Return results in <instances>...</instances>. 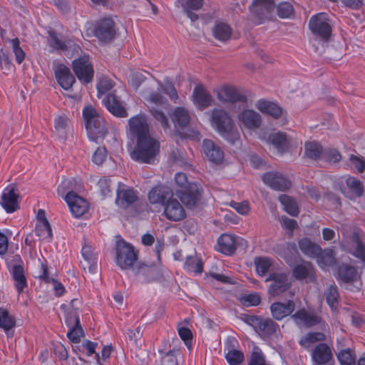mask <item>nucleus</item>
<instances>
[{
	"label": "nucleus",
	"mask_w": 365,
	"mask_h": 365,
	"mask_svg": "<svg viewBox=\"0 0 365 365\" xmlns=\"http://www.w3.org/2000/svg\"><path fill=\"white\" fill-rule=\"evenodd\" d=\"M309 28L312 34L323 41H328L331 37L332 27L331 20L326 13H319L312 16L309 21Z\"/></svg>",
	"instance_id": "20e7f679"
},
{
	"label": "nucleus",
	"mask_w": 365,
	"mask_h": 365,
	"mask_svg": "<svg viewBox=\"0 0 365 365\" xmlns=\"http://www.w3.org/2000/svg\"><path fill=\"white\" fill-rule=\"evenodd\" d=\"M202 191L201 187L193 182L187 186L185 189L178 190L177 195L187 207H192L200 200Z\"/></svg>",
	"instance_id": "ddd939ff"
},
{
	"label": "nucleus",
	"mask_w": 365,
	"mask_h": 365,
	"mask_svg": "<svg viewBox=\"0 0 365 365\" xmlns=\"http://www.w3.org/2000/svg\"><path fill=\"white\" fill-rule=\"evenodd\" d=\"M359 276L356 269L350 265L342 264L338 269V279L344 283L356 281Z\"/></svg>",
	"instance_id": "4c0bfd02"
},
{
	"label": "nucleus",
	"mask_w": 365,
	"mask_h": 365,
	"mask_svg": "<svg viewBox=\"0 0 365 365\" xmlns=\"http://www.w3.org/2000/svg\"><path fill=\"white\" fill-rule=\"evenodd\" d=\"M69 331L67 333L68 338L73 343H78L83 335V329L81 324L76 327H68Z\"/></svg>",
	"instance_id": "052dcab7"
},
{
	"label": "nucleus",
	"mask_w": 365,
	"mask_h": 365,
	"mask_svg": "<svg viewBox=\"0 0 365 365\" xmlns=\"http://www.w3.org/2000/svg\"><path fill=\"white\" fill-rule=\"evenodd\" d=\"M128 125L130 133L137 140L150 136L149 125L144 115L140 114L129 119Z\"/></svg>",
	"instance_id": "4468645a"
},
{
	"label": "nucleus",
	"mask_w": 365,
	"mask_h": 365,
	"mask_svg": "<svg viewBox=\"0 0 365 365\" xmlns=\"http://www.w3.org/2000/svg\"><path fill=\"white\" fill-rule=\"evenodd\" d=\"M277 14L280 18H289L293 12L294 9L292 5L289 2H282L277 6Z\"/></svg>",
	"instance_id": "13d9d810"
},
{
	"label": "nucleus",
	"mask_w": 365,
	"mask_h": 365,
	"mask_svg": "<svg viewBox=\"0 0 365 365\" xmlns=\"http://www.w3.org/2000/svg\"><path fill=\"white\" fill-rule=\"evenodd\" d=\"M73 70L77 78L83 83L92 81L94 71L88 56H83L74 60L72 63Z\"/></svg>",
	"instance_id": "1a4fd4ad"
},
{
	"label": "nucleus",
	"mask_w": 365,
	"mask_h": 365,
	"mask_svg": "<svg viewBox=\"0 0 365 365\" xmlns=\"http://www.w3.org/2000/svg\"><path fill=\"white\" fill-rule=\"evenodd\" d=\"M19 195L16 192L15 186L9 185L4 188L2 192L1 205L8 213L14 212L19 208Z\"/></svg>",
	"instance_id": "f3484780"
},
{
	"label": "nucleus",
	"mask_w": 365,
	"mask_h": 365,
	"mask_svg": "<svg viewBox=\"0 0 365 365\" xmlns=\"http://www.w3.org/2000/svg\"><path fill=\"white\" fill-rule=\"evenodd\" d=\"M185 267L188 271L197 274H200L203 271V263L202 260L197 257H187L186 258Z\"/></svg>",
	"instance_id": "3c124183"
},
{
	"label": "nucleus",
	"mask_w": 365,
	"mask_h": 365,
	"mask_svg": "<svg viewBox=\"0 0 365 365\" xmlns=\"http://www.w3.org/2000/svg\"><path fill=\"white\" fill-rule=\"evenodd\" d=\"M316 258H317L318 264L322 267H330L335 263L334 252L331 249L321 250L320 254Z\"/></svg>",
	"instance_id": "a18cd8bd"
},
{
	"label": "nucleus",
	"mask_w": 365,
	"mask_h": 365,
	"mask_svg": "<svg viewBox=\"0 0 365 365\" xmlns=\"http://www.w3.org/2000/svg\"><path fill=\"white\" fill-rule=\"evenodd\" d=\"M265 281L272 282L268 292L273 297L279 296L291 287L287 274L282 272L270 273Z\"/></svg>",
	"instance_id": "9d476101"
},
{
	"label": "nucleus",
	"mask_w": 365,
	"mask_h": 365,
	"mask_svg": "<svg viewBox=\"0 0 365 365\" xmlns=\"http://www.w3.org/2000/svg\"><path fill=\"white\" fill-rule=\"evenodd\" d=\"M292 275L298 280L307 279L309 281L314 279V267L311 262L302 261L292 268Z\"/></svg>",
	"instance_id": "bb28decb"
},
{
	"label": "nucleus",
	"mask_w": 365,
	"mask_h": 365,
	"mask_svg": "<svg viewBox=\"0 0 365 365\" xmlns=\"http://www.w3.org/2000/svg\"><path fill=\"white\" fill-rule=\"evenodd\" d=\"M137 260V253L133 247L125 241L116 245V263L123 269L133 267Z\"/></svg>",
	"instance_id": "39448f33"
},
{
	"label": "nucleus",
	"mask_w": 365,
	"mask_h": 365,
	"mask_svg": "<svg viewBox=\"0 0 365 365\" xmlns=\"http://www.w3.org/2000/svg\"><path fill=\"white\" fill-rule=\"evenodd\" d=\"M179 353V350L173 349L165 353L161 352V359L156 361L155 365H178L176 354Z\"/></svg>",
	"instance_id": "864d4df0"
},
{
	"label": "nucleus",
	"mask_w": 365,
	"mask_h": 365,
	"mask_svg": "<svg viewBox=\"0 0 365 365\" xmlns=\"http://www.w3.org/2000/svg\"><path fill=\"white\" fill-rule=\"evenodd\" d=\"M277 324L271 319H261L257 329L263 334L269 336L276 331Z\"/></svg>",
	"instance_id": "603ef678"
},
{
	"label": "nucleus",
	"mask_w": 365,
	"mask_h": 365,
	"mask_svg": "<svg viewBox=\"0 0 365 365\" xmlns=\"http://www.w3.org/2000/svg\"><path fill=\"white\" fill-rule=\"evenodd\" d=\"M313 365H331L334 356L331 348L326 343L320 342L312 350Z\"/></svg>",
	"instance_id": "f8f14e48"
},
{
	"label": "nucleus",
	"mask_w": 365,
	"mask_h": 365,
	"mask_svg": "<svg viewBox=\"0 0 365 365\" xmlns=\"http://www.w3.org/2000/svg\"><path fill=\"white\" fill-rule=\"evenodd\" d=\"M150 111L153 118L156 120L159 121L163 127L167 128L168 126V118L161 110H159L155 107H151Z\"/></svg>",
	"instance_id": "69168bd1"
},
{
	"label": "nucleus",
	"mask_w": 365,
	"mask_h": 365,
	"mask_svg": "<svg viewBox=\"0 0 365 365\" xmlns=\"http://www.w3.org/2000/svg\"><path fill=\"white\" fill-rule=\"evenodd\" d=\"M295 309V303L288 300L287 303L274 302L270 307L272 317L276 320H281L290 315Z\"/></svg>",
	"instance_id": "cd10ccee"
},
{
	"label": "nucleus",
	"mask_w": 365,
	"mask_h": 365,
	"mask_svg": "<svg viewBox=\"0 0 365 365\" xmlns=\"http://www.w3.org/2000/svg\"><path fill=\"white\" fill-rule=\"evenodd\" d=\"M35 232L41 240L49 242L52 238V230L49 222L36 224Z\"/></svg>",
	"instance_id": "8fccbe9b"
},
{
	"label": "nucleus",
	"mask_w": 365,
	"mask_h": 365,
	"mask_svg": "<svg viewBox=\"0 0 365 365\" xmlns=\"http://www.w3.org/2000/svg\"><path fill=\"white\" fill-rule=\"evenodd\" d=\"M238 344L235 337H228L225 343V359L230 365H240L245 360L244 354L236 349Z\"/></svg>",
	"instance_id": "a211bd4d"
},
{
	"label": "nucleus",
	"mask_w": 365,
	"mask_h": 365,
	"mask_svg": "<svg viewBox=\"0 0 365 365\" xmlns=\"http://www.w3.org/2000/svg\"><path fill=\"white\" fill-rule=\"evenodd\" d=\"M11 274L14 281L15 287L18 293L20 294L27 286V281L23 267L19 264L14 265L11 269Z\"/></svg>",
	"instance_id": "f704fd0d"
},
{
	"label": "nucleus",
	"mask_w": 365,
	"mask_h": 365,
	"mask_svg": "<svg viewBox=\"0 0 365 365\" xmlns=\"http://www.w3.org/2000/svg\"><path fill=\"white\" fill-rule=\"evenodd\" d=\"M326 339L325 335L322 332H309L299 340V344L304 349H308L311 344L323 341Z\"/></svg>",
	"instance_id": "37998d69"
},
{
	"label": "nucleus",
	"mask_w": 365,
	"mask_h": 365,
	"mask_svg": "<svg viewBox=\"0 0 365 365\" xmlns=\"http://www.w3.org/2000/svg\"><path fill=\"white\" fill-rule=\"evenodd\" d=\"M51 38V46L56 49L66 51L68 48H71L73 45V41L67 40H61L59 38L58 34L54 31H50L48 32Z\"/></svg>",
	"instance_id": "c03bdc74"
},
{
	"label": "nucleus",
	"mask_w": 365,
	"mask_h": 365,
	"mask_svg": "<svg viewBox=\"0 0 365 365\" xmlns=\"http://www.w3.org/2000/svg\"><path fill=\"white\" fill-rule=\"evenodd\" d=\"M349 160L359 173H361L364 172L365 169V160L363 158L350 155Z\"/></svg>",
	"instance_id": "774afa93"
},
{
	"label": "nucleus",
	"mask_w": 365,
	"mask_h": 365,
	"mask_svg": "<svg viewBox=\"0 0 365 365\" xmlns=\"http://www.w3.org/2000/svg\"><path fill=\"white\" fill-rule=\"evenodd\" d=\"M346 185L350 190V192H344V195L350 199L359 197L364 194V187L358 179L354 177H349L346 180Z\"/></svg>",
	"instance_id": "e433bc0d"
},
{
	"label": "nucleus",
	"mask_w": 365,
	"mask_h": 365,
	"mask_svg": "<svg viewBox=\"0 0 365 365\" xmlns=\"http://www.w3.org/2000/svg\"><path fill=\"white\" fill-rule=\"evenodd\" d=\"M173 196V190L165 185H159L153 188L149 194L148 199L150 203H160L163 205Z\"/></svg>",
	"instance_id": "393cba45"
},
{
	"label": "nucleus",
	"mask_w": 365,
	"mask_h": 365,
	"mask_svg": "<svg viewBox=\"0 0 365 365\" xmlns=\"http://www.w3.org/2000/svg\"><path fill=\"white\" fill-rule=\"evenodd\" d=\"M41 274L40 277L42 278L45 282H52L53 284V288L57 296H61L64 292V287L63 284L54 279H50L48 277L47 267L44 264H41Z\"/></svg>",
	"instance_id": "de8ad7c7"
},
{
	"label": "nucleus",
	"mask_w": 365,
	"mask_h": 365,
	"mask_svg": "<svg viewBox=\"0 0 365 365\" xmlns=\"http://www.w3.org/2000/svg\"><path fill=\"white\" fill-rule=\"evenodd\" d=\"M138 200V196L133 188L119 185L117 190L116 205L122 209H127Z\"/></svg>",
	"instance_id": "aec40b11"
},
{
	"label": "nucleus",
	"mask_w": 365,
	"mask_h": 365,
	"mask_svg": "<svg viewBox=\"0 0 365 365\" xmlns=\"http://www.w3.org/2000/svg\"><path fill=\"white\" fill-rule=\"evenodd\" d=\"M324 149L317 141L306 142L304 144V156L312 160L322 158Z\"/></svg>",
	"instance_id": "58836bf2"
},
{
	"label": "nucleus",
	"mask_w": 365,
	"mask_h": 365,
	"mask_svg": "<svg viewBox=\"0 0 365 365\" xmlns=\"http://www.w3.org/2000/svg\"><path fill=\"white\" fill-rule=\"evenodd\" d=\"M239 125L242 129L255 131L262 123L261 115L252 109H245L238 114Z\"/></svg>",
	"instance_id": "9b49d317"
},
{
	"label": "nucleus",
	"mask_w": 365,
	"mask_h": 365,
	"mask_svg": "<svg viewBox=\"0 0 365 365\" xmlns=\"http://www.w3.org/2000/svg\"><path fill=\"white\" fill-rule=\"evenodd\" d=\"M327 303L334 309L338 305L339 293L336 285L330 284L324 291Z\"/></svg>",
	"instance_id": "49530a36"
},
{
	"label": "nucleus",
	"mask_w": 365,
	"mask_h": 365,
	"mask_svg": "<svg viewBox=\"0 0 365 365\" xmlns=\"http://www.w3.org/2000/svg\"><path fill=\"white\" fill-rule=\"evenodd\" d=\"M165 217L171 221H180L185 217V212L178 200L171 197L163 205Z\"/></svg>",
	"instance_id": "6ab92c4d"
},
{
	"label": "nucleus",
	"mask_w": 365,
	"mask_h": 365,
	"mask_svg": "<svg viewBox=\"0 0 365 365\" xmlns=\"http://www.w3.org/2000/svg\"><path fill=\"white\" fill-rule=\"evenodd\" d=\"M262 139L267 143L272 145L278 152L284 153L288 150L289 141L287 135L282 132H274L264 135Z\"/></svg>",
	"instance_id": "a878e982"
},
{
	"label": "nucleus",
	"mask_w": 365,
	"mask_h": 365,
	"mask_svg": "<svg viewBox=\"0 0 365 365\" xmlns=\"http://www.w3.org/2000/svg\"><path fill=\"white\" fill-rule=\"evenodd\" d=\"M81 254L84 259L81 264L84 269H88L90 272H94L98 267V258L91 245H84L81 250Z\"/></svg>",
	"instance_id": "7c9ffc66"
},
{
	"label": "nucleus",
	"mask_w": 365,
	"mask_h": 365,
	"mask_svg": "<svg viewBox=\"0 0 365 365\" xmlns=\"http://www.w3.org/2000/svg\"><path fill=\"white\" fill-rule=\"evenodd\" d=\"M192 97L194 103L202 110L211 105L212 98L206 89L202 86H197L194 91Z\"/></svg>",
	"instance_id": "473e14b6"
},
{
	"label": "nucleus",
	"mask_w": 365,
	"mask_h": 365,
	"mask_svg": "<svg viewBox=\"0 0 365 365\" xmlns=\"http://www.w3.org/2000/svg\"><path fill=\"white\" fill-rule=\"evenodd\" d=\"M15 327L14 317L7 309L0 308V328L4 331L8 338L14 336Z\"/></svg>",
	"instance_id": "2f4dec72"
},
{
	"label": "nucleus",
	"mask_w": 365,
	"mask_h": 365,
	"mask_svg": "<svg viewBox=\"0 0 365 365\" xmlns=\"http://www.w3.org/2000/svg\"><path fill=\"white\" fill-rule=\"evenodd\" d=\"M291 318L299 327H312L319 324L323 330L327 327V324L319 315L314 312H309L304 308L297 311L291 315Z\"/></svg>",
	"instance_id": "0eeeda50"
},
{
	"label": "nucleus",
	"mask_w": 365,
	"mask_h": 365,
	"mask_svg": "<svg viewBox=\"0 0 365 365\" xmlns=\"http://www.w3.org/2000/svg\"><path fill=\"white\" fill-rule=\"evenodd\" d=\"M274 0H254L250 11L256 24H260L268 19L274 9Z\"/></svg>",
	"instance_id": "6e6552de"
},
{
	"label": "nucleus",
	"mask_w": 365,
	"mask_h": 365,
	"mask_svg": "<svg viewBox=\"0 0 365 365\" xmlns=\"http://www.w3.org/2000/svg\"><path fill=\"white\" fill-rule=\"evenodd\" d=\"M160 151L159 142L151 136L137 140L131 158L140 163L153 164Z\"/></svg>",
	"instance_id": "f257e3e1"
},
{
	"label": "nucleus",
	"mask_w": 365,
	"mask_h": 365,
	"mask_svg": "<svg viewBox=\"0 0 365 365\" xmlns=\"http://www.w3.org/2000/svg\"><path fill=\"white\" fill-rule=\"evenodd\" d=\"M242 242L243 240L242 238L223 234L217 241L218 250L225 255H231L240 245H242Z\"/></svg>",
	"instance_id": "412c9836"
},
{
	"label": "nucleus",
	"mask_w": 365,
	"mask_h": 365,
	"mask_svg": "<svg viewBox=\"0 0 365 365\" xmlns=\"http://www.w3.org/2000/svg\"><path fill=\"white\" fill-rule=\"evenodd\" d=\"M13 52L16 57V61L19 64H21L25 58V53L19 46V40L16 38L11 41Z\"/></svg>",
	"instance_id": "bf43d9fd"
},
{
	"label": "nucleus",
	"mask_w": 365,
	"mask_h": 365,
	"mask_svg": "<svg viewBox=\"0 0 365 365\" xmlns=\"http://www.w3.org/2000/svg\"><path fill=\"white\" fill-rule=\"evenodd\" d=\"M202 152L210 161L215 164H220L224 160L223 150L211 140L205 139L203 140Z\"/></svg>",
	"instance_id": "4be33fe9"
},
{
	"label": "nucleus",
	"mask_w": 365,
	"mask_h": 365,
	"mask_svg": "<svg viewBox=\"0 0 365 365\" xmlns=\"http://www.w3.org/2000/svg\"><path fill=\"white\" fill-rule=\"evenodd\" d=\"M211 123L220 134L231 143H234L239 138L238 133L233 130L232 118L224 110L215 109L212 110Z\"/></svg>",
	"instance_id": "7ed1b4c3"
},
{
	"label": "nucleus",
	"mask_w": 365,
	"mask_h": 365,
	"mask_svg": "<svg viewBox=\"0 0 365 365\" xmlns=\"http://www.w3.org/2000/svg\"><path fill=\"white\" fill-rule=\"evenodd\" d=\"M103 103L107 109L114 115L120 118L128 115L125 108L115 94H108L103 100Z\"/></svg>",
	"instance_id": "c756f323"
},
{
	"label": "nucleus",
	"mask_w": 365,
	"mask_h": 365,
	"mask_svg": "<svg viewBox=\"0 0 365 365\" xmlns=\"http://www.w3.org/2000/svg\"><path fill=\"white\" fill-rule=\"evenodd\" d=\"M265 360L262 351L258 349L252 353L248 365H264Z\"/></svg>",
	"instance_id": "338daca9"
},
{
	"label": "nucleus",
	"mask_w": 365,
	"mask_h": 365,
	"mask_svg": "<svg viewBox=\"0 0 365 365\" xmlns=\"http://www.w3.org/2000/svg\"><path fill=\"white\" fill-rule=\"evenodd\" d=\"M83 116L89 138L93 141L103 139L107 133V128L105 120L93 106H88L83 110Z\"/></svg>",
	"instance_id": "f03ea898"
},
{
	"label": "nucleus",
	"mask_w": 365,
	"mask_h": 365,
	"mask_svg": "<svg viewBox=\"0 0 365 365\" xmlns=\"http://www.w3.org/2000/svg\"><path fill=\"white\" fill-rule=\"evenodd\" d=\"M64 199L74 217H80L87 212L88 210V202L73 191L66 193Z\"/></svg>",
	"instance_id": "2eb2a0df"
},
{
	"label": "nucleus",
	"mask_w": 365,
	"mask_h": 365,
	"mask_svg": "<svg viewBox=\"0 0 365 365\" xmlns=\"http://www.w3.org/2000/svg\"><path fill=\"white\" fill-rule=\"evenodd\" d=\"M255 107L262 113L267 114L276 119L283 114V109L279 104L264 99L257 101Z\"/></svg>",
	"instance_id": "c85d7f7f"
},
{
	"label": "nucleus",
	"mask_w": 365,
	"mask_h": 365,
	"mask_svg": "<svg viewBox=\"0 0 365 365\" xmlns=\"http://www.w3.org/2000/svg\"><path fill=\"white\" fill-rule=\"evenodd\" d=\"M263 182L271 188L284 191L291 187V182L279 172H268L262 176Z\"/></svg>",
	"instance_id": "dca6fc26"
},
{
	"label": "nucleus",
	"mask_w": 365,
	"mask_h": 365,
	"mask_svg": "<svg viewBox=\"0 0 365 365\" xmlns=\"http://www.w3.org/2000/svg\"><path fill=\"white\" fill-rule=\"evenodd\" d=\"M99 190L104 197L108 196L111 192V181L108 177L101 178L98 182Z\"/></svg>",
	"instance_id": "e2e57ef3"
},
{
	"label": "nucleus",
	"mask_w": 365,
	"mask_h": 365,
	"mask_svg": "<svg viewBox=\"0 0 365 365\" xmlns=\"http://www.w3.org/2000/svg\"><path fill=\"white\" fill-rule=\"evenodd\" d=\"M341 158L340 153L334 148L324 149L322 160L329 163H337Z\"/></svg>",
	"instance_id": "4d7b16f0"
},
{
	"label": "nucleus",
	"mask_w": 365,
	"mask_h": 365,
	"mask_svg": "<svg viewBox=\"0 0 365 365\" xmlns=\"http://www.w3.org/2000/svg\"><path fill=\"white\" fill-rule=\"evenodd\" d=\"M67 306L66 304H62L61 306V309H63L66 314V324L68 327H76L80 324L79 319V312L75 311H68L66 309Z\"/></svg>",
	"instance_id": "6e6d98bb"
},
{
	"label": "nucleus",
	"mask_w": 365,
	"mask_h": 365,
	"mask_svg": "<svg viewBox=\"0 0 365 365\" xmlns=\"http://www.w3.org/2000/svg\"><path fill=\"white\" fill-rule=\"evenodd\" d=\"M279 200L281 204L283 205L285 211L292 216H297L299 214V209L297 202L295 200L287 195H281L279 197Z\"/></svg>",
	"instance_id": "79ce46f5"
},
{
	"label": "nucleus",
	"mask_w": 365,
	"mask_h": 365,
	"mask_svg": "<svg viewBox=\"0 0 365 365\" xmlns=\"http://www.w3.org/2000/svg\"><path fill=\"white\" fill-rule=\"evenodd\" d=\"M173 120L182 128L187 127L191 120L190 111L184 107H177L173 112Z\"/></svg>",
	"instance_id": "ea45409f"
},
{
	"label": "nucleus",
	"mask_w": 365,
	"mask_h": 365,
	"mask_svg": "<svg viewBox=\"0 0 365 365\" xmlns=\"http://www.w3.org/2000/svg\"><path fill=\"white\" fill-rule=\"evenodd\" d=\"M74 185L75 182L73 180L64 179L58 187V194L65 197L66 192L68 193V192L73 191Z\"/></svg>",
	"instance_id": "680f3d73"
},
{
	"label": "nucleus",
	"mask_w": 365,
	"mask_h": 365,
	"mask_svg": "<svg viewBox=\"0 0 365 365\" xmlns=\"http://www.w3.org/2000/svg\"><path fill=\"white\" fill-rule=\"evenodd\" d=\"M298 245L302 253L309 257L315 258L321 252V247L308 238L300 240Z\"/></svg>",
	"instance_id": "c9c22d12"
},
{
	"label": "nucleus",
	"mask_w": 365,
	"mask_h": 365,
	"mask_svg": "<svg viewBox=\"0 0 365 365\" xmlns=\"http://www.w3.org/2000/svg\"><path fill=\"white\" fill-rule=\"evenodd\" d=\"M115 34V24L111 18L101 19L95 23L93 35L99 41L110 43L114 39Z\"/></svg>",
	"instance_id": "423d86ee"
},
{
	"label": "nucleus",
	"mask_w": 365,
	"mask_h": 365,
	"mask_svg": "<svg viewBox=\"0 0 365 365\" xmlns=\"http://www.w3.org/2000/svg\"><path fill=\"white\" fill-rule=\"evenodd\" d=\"M349 252L354 257L361 259L365 264V245L360 240L358 233L355 232L352 235Z\"/></svg>",
	"instance_id": "72a5a7b5"
},
{
	"label": "nucleus",
	"mask_w": 365,
	"mask_h": 365,
	"mask_svg": "<svg viewBox=\"0 0 365 365\" xmlns=\"http://www.w3.org/2000/svg\"><path fill=\"white\" fill-rule=\"evenodd\" d=\"M254 262L257 273L262 277L269 272L272 265L271 260L267 257H256Z\"/></svg>",
	"instance_id": "09e8293b"
},
{
	"label": "nucleus",
	"mask_w": 365,
	"mask_h": 365,
	"mask_svg": "<svg viewBox=\"0 0 365 365\" xmlns=\"http://www.w3.org/2000/svg\"><path fill=\"white\" fill-rule=\"evenodd\" d=\"M216 93L218 100L224 103H235L244 101L246 99L235 87L230 86H224L217 88Z\"/></svg>",
	"instance_id": "b1692460"
},
{
	"label": "nucleus",
	"mask_w": 365,
	"mask_h": 365,
	"mask_svg": "<svg viewBox=\"0 0 365 365\" xmlns=\"http://www.w3.org/2000/svg\"><path fill=\"white\" fill-rule=\"evenodd\" d=\"M337 358L341 365L355 364V355L351 349L340 351L337 354Z\"/></svg>",
	"instance_id": "5fc2aeb1"
},
{
	"label": "nucleus",
	"mask_w": 365,
	"mask_h": 365,
	"mask_svg": "<svg viewBox=\"0 0 365 365\" xmlns=\"http://www.w3.org/2000/svg\"><path fill=\"white\" fill-rule=\"evenodd\" d=\"M232 34V29L230 26L222 22L217 23L213 29L214 36L221 41H225L228 40Z\"/></svg>",
	"instance_id": "a19ab883"
},
{
	"label": "nucleus",
	"mask_w": 365,
	"mask_h": 365,
	"mask_svg": "<svg viewBox=\"0 0 365 365\" xmlns=\"http://www.w3.org/2000/svg\"><path fill=\"white\" fill-rule=\"evenodd\" d=\"M55 77L58 84L65 90L70 89L76 82L69 68L63 64H58L54 68Z\"/></svg>",
	"instance_id": "5701e85b"
},
{
	"label": "nucleus",
	"mask_w": 365,
	"mask_h": 365,
	"mask_svg": "<svg viewBox=\"0 0 365 365\" xmlns=\"http://www.w3.org/2000/svg\"><path fill=\"white\" fill-rule=\"evenodd\" d=\"M113 84L112 81L108 77H102L97 84L98 93L105 94L112 89Z\"/></svg>",
	"instance_id": "0e129e2a"
}]
</instances>
